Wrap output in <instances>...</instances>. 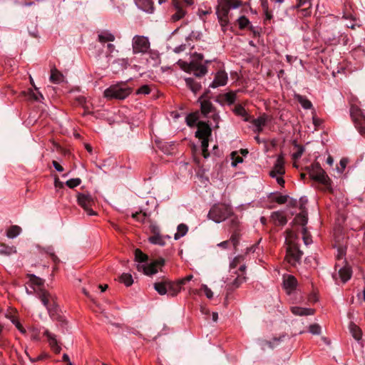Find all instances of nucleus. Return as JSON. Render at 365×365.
I'll return each instance as SVG.
<instances>
[{
	"instance_id": "obj_37",
	"label": "nucleus",
	"mask_w": 365,
	"mask_h": 365,
	"mask_svg": "<svg viewBox=\"0 0 365 365\" xmlns=\"http://www.w3.org/2000/svg\"><path fill=\"white\" fill-rule=\"evenodd\" d=\"M152 232H153V235L149 237V240L153 244H160V233L158 230V228L153 227L152 228Z\"/></svg>"
},
{
	"instance_id": "obj_5",
	"label": "nucleus",
	"mask_w": 365,
	"mask_h": 365,
	"mask_svg": "<svg viewBox=\"0 0 365 365\" xmlns=\"http://www.w3.org/2000/svg\"><path fill=\"white\" fill-rule=\"evenodd\" d=\"M241 5L242 1L240 0H221L217 8V14L222 28L228 24V13L230 9H236Z\"/></svg>"
},
{
	"instance_id": "obj_4",
	"label": "nucleus",
	"mask_w": 365,
	"mask_h": 365,
	"mask_svg": "<svg viewBox=\"0 0 365 365\" xmlns=\"http://www.w3.org/2000/svg\"><path fill=\"white\" fill-rule=\"evenodd\" d=\"M203 56L199 53H195L192 56V59L190 63H187L179 60L178 63L180 67L185 72L193 71L195 76L200 77L207 73L206 66L199 63L197 61H201Z\"/></svg>"
},
{
	"instance_id": "obj_7",
	"label": "nucleus",
	"mask_w": 365,
	"mask_h": 365,
	"mask_svg": "<svg viewBox=\"0 0 365 365\" xmlns=\"http://www.w3.org/2000/svg\"><path fill=\"white\" fill-rule=\"evenodd\" d=\"M131 93V88L125 83H121L110 86L105 90L104 96L107 98L125 99Z\"/></svg>"
},
{
	"instance_id": "obj_26",
	"label": "nucleus",
	"mask_w": 365,
	"mask_h": 365,
	"mask_svg": "<svg viewBox=\"0 0 365 365\" xmlns=\"http://www.w3.org/2000/svg\"><path fill=\"white\" fill-rule=\"evenodd\" d=\"M271 218L275 224L279 225H284L287 222L286 217L282 212L277 211L273 212L271 215Z\"/></svg>"
},
{
	"instance_id": "obj_55",
	"label": "nucleus",
	"mask_w": 365,
	"mask_h": 365,
	"mask_svg": "<svg viewBox=\"0 0 365 365\" xmlns=\"http://www.w3.org/2000/svg\"><path fill=\"white\" fill-rule=\"evenodd\" d=\"M54 185L56 187H58V188L63 187V183L59 180V179L57 176L55 178Z\"/></svg>"
},
{
	"instance_id": "obj_16",
	"label": "nucleus",
	"mask_w": 365,
	"mask_h": 365,
	"mask_svg": "<svg viewBox=\"0 0 365 365\" xmlns=\"http://www.w3.org/2000/svg\"><path fill=\"white\" fill-rule=\"evenodd\" d=\"M136 6L141 10L147 13H153L154 6L153 0H135Z\"/></svg>"
},
{
	"instance_id": "obj_1",
	"label": "nucleus",
	"mask_w": 365,
	"mask_h": 365,
	"mask_svg": "<svg viewBox=\"0 0 365 365\" xmlns=\"http://www.w3.org/2000/svg\"><path fill=\"white\" fill-rule=\"evenodd\" d=\"M27 278L36 297L46 308L49 316L51 318H57L58 305L56 302V297L44 288L45 280L33 274H27Z\"/></svg>"
},
{
	"instance_id": "obj_2",
	"label": "nucleus",
	"mask_w": 365,
	"mask_h": 365,
	"mask_svg": "<svg viewBox=\"0 0 365 365\" xmlns=\"http://www.w3.org/2000/svg\"><path fill=\"white\" fill-rule=\"evenodd\" d=\"M298 237L292 230H287L285 236L286 256L285 259L292 266L299 263L303 252L299 250L297 243Z\"/></svg>"
},
{
	"instance_id": "obj_20",
	"label": "nucleus",
	"mask_w": 365,
	"mask_h": 365,
	"mask_svg": "<svg viewBox=\"0 0 365 365\" xmlns=\"http://www.w3.org/2000/svg\"><path fill=\"white\" fill-rule=\"evenodd\" d=\"M290 309L294 315L300 317L313 315L315 312V310L314 309L304 308L297 306L292 307Z\"/></svg>"
},
{
	"instance_id": "obj_61",
	"label": "nucleus",
	"mask_w": 365,
	"mask_h": 365,
	"mask_svg": "<svg viewBox=\"0 0 365 365\" xmlns=\"http://www.w3.org/2000/svg\"><path fill=\"white\" fill-rule=\"evenodd\" d=\"M185 49V45H180L178 47H176L175 49H174V51L175 53H180L182 51H184Z\"/></svg>"
},
{
	"instance_id": "obj_63",
	"label": "nucleus",
	"mask_w": 365,
	"mask_h": 365,
	"mask_svg": "<svg viewBox=\"0 0 365 365\" xmlns=\"http://www.w3.org/2000/svg\"><path fill=\"white\" fill-rule=\"evenodd\" d=\"M242 162V158L240 156H237L234 162H232V165L236 166L237 165V163H240Z\"/></svg>"
},
{
	"instance_id": "obj_31",
	"label": "nucleus",
	"mask_w": 365,
	"mask_h": 365,
	"mask_svg": "<svg viewBox=\"0 0 365 365\" xmlns=\"http://www.w3.org/2000/svg\"><path fill=\"white\" fill-rule=\"evenodd\" d=\"M294 222L295 224H298L302 226V227H305L306 224L307 223V212H302L299 215H297Z\"/></svg>"
},
{
	"instance_id": "obj_6",
	"label": "nucleus",
	"mask_w": 365,
	"mask_h": 365,
	"mask_svg": "<svg viewBox=\"0 0 365 365\" xmlns=\"http://www.w3.org/2000/svg\"><path fill=\"white\" fill-rule=\"evenodd\" d=\"M197 130L195 132V136L202 140L201 147L202 155L205 158H207L209 155L207 152L209 137L211 135L212 130L210 125L202 121H199L197 123Z\"/></svg>"
},
{
	"instance_id": "obj_15",
	"label": "nucleus",
	"mask_w": 365,
	"mask_h": 365,
	"mask_svg": "<svg viewBox=\"0 0 365 365\" xmlns=\"http://www.w3.org/2000/svg\"><path fill=\"white\" fill-rule=\"evenodd\" d=\"M267 119L268 117L266 115H262L259 118L252 120V124L253 125V131L258 134L261 133L266 125Z\"/></svg>"
},
{
	"instance_id": "obj_25",
	"label": "nucleus",
	"mask_w": 365,
	"mask_h": 365,
	"mask_svg": "<svg viewBox=\"0 0 365 365\" xmlns=\"http://www.w3.org/2000/svg\"><path fill=\"white\" fill-rule=\"evenodd\" d=\"M243 260V257L242 256H237L235 257L230 264V277H227L225 282H228L232 280V279L235 277L232 275V272L235 271V268L237 267L239 264Z\"/></svg>"
},
{
	"instance_id": "obj_53",
	"label": "nucleus",
	"mask_w": 365,
	"mask_h": 365,
	"mask_svg": "<svg viewBox=\"0 0 365 365\" xmlns=\"http://www.w3.org/2000/svg\"><path fill=\"white\" fill-rule=\"evenodd\" d=\"M287 195H279L275 198V201L279 204H284L287 201Z\"/></svg>"
},
{
	"instance_id": "obj_12",
	"label": "nucleus",
	"mask_w": 365,
	"mask_h": 365,
	"mask_svg": "<svg viewBox=\"0 0 365 365\" xmlns=\"http://www.w3.org/2000/svg\"><path fill=\"white\" fill-rule=\"evenodd\" d=\"M245 269V264H241L238 271L235 270L232 272V275L235 277H233V280L232 279L231 281L227 282L228 289H234L238 288L240 286V284L245 280V277L244 276Z\"/></svg>"
},
{
	"instance_id": "obj_47",
	"label": "nucleus",
	"mask_w": 365,
	"mask_h": 365,
	"mask_svg": "<svg viewBox=\"0 0 365 365\" xmlns=\"http://www.w3.org/2000/svg\"><path fill=\"white\" fill-rule=\"evenodd\" d=\"M132 217L138 222H143L146 217V215L142 212H136L132 214Z\"/></svg>"
},
{
	"instance_id": "obj_40",
	"label": "nucleus",
	"mask_w": 365,
	"mask_h": 365,
	"mask_svg": "<svg viewBox=\"0 0 365 365\" xmlns=\"http://www.w3.org/2000/svg\"><path fill=\"white\" fill-rule=\"evenodd\" d=\"M81 182V180L80 178H73L66 181V185L70 188H74L79 185Z\"/></svg>"
},
{
	"instance_id": "obj_60",
	"label": "nucleus",
	"mask_w": 365,
	"mask_h": 365,
	"mask_svg": "<svg viewBox=\"0 0 365 365\" xmlns=\"http://www.w3.org/2000/svg\"><path fill=\"white\" fill-rule=\"evenodd\" d=\"M16 327L22 333L26 334V331L20 323L16 324Z\"/></svg>"
},
{
	"instance_id": "obj_32",
	"label": "nucleus",
	"mask_w": 365,
	"mask_h": 365,
	"mask_svg": "<svg viewBox=\"0 0 365 365\" xmlns=\"http://www.w3.org/2000/svg\"><path fill=\"white\" fill-rule=\"evenodd\" d=\"M294 97L304 109H309L312 108V104L307 98L299 94L295 95Z\"/></svg>"
},
{
	"instance_id": "obj_46",
	"label": "nucleus",
	"mask_w": 365,
	"mask_h": 365,
	"mask_svg": "<svg viewBox=\"0 0 365 365\" xmlns=\"http://www.w3.org/2000/svg\"><path fill=\"white\" fill-rule=\"evenodd\" d=\"M295 146L297 148V151L292 154V158L294 160H297L302 155L304 151V148L303 146L299 145H296Z\"/></svg>"
},
{
	"instance_id": "obj_24",
	"label": "nucleus",
	"mask_w": 365,
	"mask_h": 365,
	"mask_svg": "<svg viewBox=\"0 0 365 365\" xmlns=\"http://www.w3.org/2000/svg\"><path fill=\"white\" fill-rule=\"evenodd\" d=\"M339 276L342 282H346L351 277V268L346 265L341 267L339 269Z\"/></svg>"
},
{
	"instance_id": "obj_23",
	"label": "nucleus",
	"mask_w": 365,
	"mask_h": 365,
	"mask_svg": "<svg viewBox=\"0 0 365 365\" xmlns=\"http://www.w3.org/2000/svg\"><path fill=\"white\" fill-rule=\"evenodd\" d=\"M273 170L277 173L279 175H282L284 174V160L282 155H278L276 163L273 167Z\"/></svg>"
},
{
	"instance_id": "obj_10",
	"label": "nucleus",
	"mask_w": 365,
	"mask_h": 365,
	"mask_svg": "<svg viewBox=\"0 0 365 365\" xmlns=\"http://www.w3.org/2000/svg\"><path fill=\"white\" fill-rule=\"evenodd\" d=\"M180 292V287L175 282L161 276V296L174 297Z\"/></svg>"
},
{
	"instance_id": "obj_44",
	"label": "nucleus",
	"mask_w": 365,
	"mask_h": 365,
	"mask_svg": "<svg viewBox=\"0 0 365 365\" xmlns=\"http://www.w3.org/2000/svg\"><path fill=\"white\" fill-rule=\"evenodd\" d=\"M29 96L30 99L36 101H41V99H43V96L40 92L35 93L33 91L29 92Z\"/></svg>"
},
{
	"instance_id": "obj_56",
	"label": "nucleus",
	"mask_w": 365,
	"mask_h": 365,
	"mask_svg": "<svg viewBox=\"0 0 365 365\" xmlns=\"http://www.w3.org/2000/svg\"><path fill=\"white\" fill-rule=\"evenodd\" d=\"M48 357V354H41V355H39L36 359H31L30 358V360L31 361H39V360H42L43 359H46Z\"/></svg>"
},
{
	"instance_id": "obj_45",
	"label": "nucleus",
	"mask_w": 365,
	"mask_h": 365,
	"mask_svg": "<svg viewBox=\"0 0 365 365\" xmlns=\"http://www.w3.org/2000/svg\"><path fill=\"white\" fill-rule=\"evenodd\" d=\"M309 331L312 334L319 335L321 333V327L318 324H313L309 327Z\"/></svg>"
},
{
	"instance_id": "obj_41",
	"label": "nucleus",
	"mask_w": 365,
	"mask_h": 365,
	"mask_svg": "<svg viewBox=\"0 0 365 365\" xmlns=\"http://www.w3.org/2000/svg\"><path fill=\"white\" fill-rule=\"evenodd\" d=\"M45 250V252L48 254L51 257V259L53 260V262L55 263V264H58L60 262V259H58V257L54 254L53 252V249L51 247H47L46 249H44Z\"/></svg>"
},
{
	"instance_id": "obj_33",
	"label": "nucleus",
	"mask_w": 365,
	"mask_h": 365,
	"mask_svg": "<svg viewBox=\"0 0 365 365\" xmlns=\"http://www.w3.org/2000/svg\"><path fill=\"white\" fill-rule=\"evenodd\" d=\"M21 232V228L18 225H12L7 230V237L9 238H14L18 236Z\"/></svg>"
},
{
	"instance_id": "obj_17",
	"label": "nucleus",
	"mask_w": 365,
	"mask_h": 365,
	"mask_svg": "<svg viewBox=\"0 0 365 365\" xmlns=\"http://www.w3.org/2000/svg\"><path fill=\"white\" fill-rule=\"evenodd\" d=\"M227 81V75L225 71H219L217 73L214 81L210 85L212 88L225 86Z\"/></svg>"
},
{
	"instance_id": "obj_28",
	"label": "nucleus",
	"mask_w": 365,
	"mask_h": 365,
	"mask_svg": "<svg viewBox=\"0 0 365 365\" xmlns=\"http://www.w3.org/2000/svg\"><path fill=\"white\" fill-rule=\"evenodd\" d=\"M185 83L186 85L189 87V88L195 93H196L201 89L200 83L196 82L193 78H185Z\"/></svg>"
},
{
	"instance_id": "obj_38",
	"label": "nucleus",
	"mask_w": 365,
	"mask_h": 365,
	"mask_svg": "<svg viewBox=\"0 0 365 365\" xmlns=\"http://www.w3.org/2000/svg\"><path fill=\"white\" fill-rule=\"evenodd\" d=\"M1 246L3 248L0 250V255L9 256L13 253L16 252V248L14 247H9L4 245Z\"/></svg>"
},
{
	"instance_id": "obj_3",
	"label": "nucleus",
	"mask_w": 365,
	"mask_h": 365,
	"mask_svg": "<svg viewBox=\"0 0 365 365\" xmlns=\"http://www.w3.org/2000/svg\"><path fill=\"white\" fill-rule=\"evenodd\" d=\"M135 260L138 262L137 269L143 272L145 275L152 276L158 272L160 259H150L148 255L143 253L140 249H135Z\"/></svg>"
},
{
	"instance_id": "obj_27",
	"label": "nucleus",
	"mask_w": 365,
	"mask_h": 365,
	"mask_svg": "<svg viewBox=\"0 0 365 365\" xmlns=\"http://www.w3.org/2000/svg\"><path fill=\"white\" fill-rule=\"evenodd\" d=\"M63 75L55 67L51 68L50 81L53 83H59L63 81Z\"/></svg>"
},
{
	"instance_id": "obj_29",
	"label": "nucleus",
	"mask_w": 365,
	"mask_h": 365,
	"mask_svg": "<svg viewBox=\"0 0 365 365\" xmlns=\"http://www.w3.org/2000/svg\"><path fill=\"white\" fill-rule=\"evenodd\" d=\"M98 41L101 43L112 42L115 41V36L110 32L104 31L98 34Z\"/></svg>"
},
{
	"instance_id": "obj_58",
	"label": "nucleus",
	"mask_w": 365,
	"mask_h": 365,
	"mask_svg": "<svg viewBox=\"0 0 365 365\" xmlns=\"http://www.w3.org/2000/svg\"><path fill=\"white\" fill-rule=\"evenodd\" d=\"M230 245V241L225 240L224 242L219 243L217 245L222 248H227Z\"/></svg>"
},
{
	"instance_id": "obj_39",
	"label": "nucleus",
	"mask_w": 365,
	"mask_h": 365,
	"mask_svg": "<svg viewBox=\"0 0 365 365\" xmlns=\"http://www.w3.org/2000/svg\"><path fill=\"white\" fill-rule=\"evenodd\" d=\"M302 233L304 243L306 245H310L312 242V240L311 236L307 232V227H302Z\"/></svg>"
},
{
	"instance_id": "obj_57",
	"label": "nucleus",
	"mask_w": 365,
	"mask_h": 365,
	"mask_svg": "<svg viewBox=\"0 0 365 365\" xmlns=\"http://www.w3.org/2000/svg\"><path fill=\"white\" fill-rule=\"evenodd\" d=\"M187 282H188V281L185 280V277L180 279L175 282V283L177 284H178L180 288H181L182 285L185 284Z\"/></svg>"
},
{
	"instance_id": "obj_13",
	"label": "nucleus",
	"mask_w": 365,
	"mask_h": 365,
	"mask_svg": "<svg viewBox=\"0 0 365 365\" xmlns=\"http://www.w3.org/2000/svg\"><path fill=\"white\" fill-rule=\"evenodd\" d=\"M133 51L134 53H145L150 46L147 38L140 36H135L132 42Z\"/></svg>"
},
{
	"instance_id": "obj_62",
	"label": "nucleus",
	"mask_w": 365,
	"mask_h": 365,
	"mask_svg": "<svg viewBox=\"0 0 365 365\" xmlns=\"http://www.w3.org/2000/svg\"><path fill=\"white\" fill-rule=\"evenodd\" d=\"M322 121L319 118H317L316 116L313 117V123L315 126H319L321 124Z\"/></svg>"
},
{
	"instance_id": "obj_43",
	"label": "nucleus",
	"mask_w": 365,
	"mask_h": 365,
	"mask_svg": "<svg viewBox=\"0 0 365 365\" xmlns=\"http://www.w3.org/2000/svg\"><path fill=\"white\" fill-rule=\"evenodd\" d=\"M237 22H238V24H239V27L241 29H243L246 28L249 25V24H250V21L245 16H240L237 19Z\"/></svg>"
},
{
	"instance_id": "obj_42",
	"label": "nucleus",
	"mask_w": 365,
	"mask_h": 365,
	"mask_svg": "<svg viewBox=\"0 0 365 365\" xmlns=\"http://www.w3.org/2000/svg\"><path fill=\"white\" fill-rule=\"evenodd\" d=\"M240 240V234L237 232H235L230 237V239L228 241H230V244L232 245L234 248H236L237 245L239 244Z\"/></svg>"
},
{
	"instance_id": "obj_9",
	"label": "nucleus",
	"mask_w": 365,
	"mask_h": 365,
	"mask_svg": "<svg viewBox=\"0 0 365 365\" xmlns=\"http://www.w3.org/2000/svg\"><path fill=\"white\" fill-rule=\"evenodd\" d=\"M309 175L312 180H316L327 187L330 185V178L318 163H313L311 165L309 169Z\"/></svg>"
},
{
	"instance_id": "obj_51",
	"label": "nucleus",
	"mask_w": 365,
	"mask_h": 365,
	"mask_svg": "<svg viewBox=\"0 0 365 365\" xmlns=\"http://www.w3.org/2000/svg\"><path fill=\"white\" fill-rule=\"evenodd\" d=\"M225 98L229 103H233L236 98V95L233 93H227L225 95Z\"/></svg>"
},
{
	"instance_id": "obj_14",
	"label": "nucleus",
	"mask_w": 365,
	"mask_h": 365,
	"mask_svg": "<svg viewBox=\"0 0 365 365\" xmlns=\"http://www.w3.org/2000/svg\"><path fill=\"white\" fill-rule=\"evenodd\" d=\"M77 200L79 205H81L89 215H96V212L91 208L93 203V200L91 195L78 193Z\"/></svg>"
},
{
	"instance_id": "obj_11",
	"label": "nucleus",
	"mask_w": 365,
	"mask_h": 365,
	"mask_svg": "<svg viewBox=\"0 0 365 365\" xmlns=\"http://www.w3.org/2000/svg\"><path fill=\"white\" fill-rule=\"evenodd\" d=\"M350 115L360 133H365V115L357 106H352L350 108Z\"/></svg>"
},
{
	"instance_id": "obj_21",
	"label": "nucleus",
	"mask_w": 365,
	"mask_h": 365,
	"mask_svg": "<svg viewBox=\"0 0 365 365\" xmlns=\"http://www.w3.org/2000/svg\"><path fill=\"white\" fill-rule=\"evenodd\" d=\"M173 4L176 9V12L172 15L171 20L175 22L181 19L185 15V11L182 9V6L178 1L173 0Z\"/></svg>"
},
{
	"instance_id": "obj_19",
	"label": "nucleus",
	"mask_w": 365,
	"mask_h": 365,
	"mask_svg": "<svg viewBox=\"0 0 365 365\" xmlns=\"http://www.w3.org/2000/svg\"><path fill=\"white\" fill-rule=\"evenodd\" d=\"M44 335L48 338V341L51 349L56 353L59 354L61 351V347L58 345V341L56 339V336L51 334L49 331L46 330Z\"/></svg>"
},
{
	"instance_id": "obj_59",
	"label": "nucleus",
	"mask_w": 365,
	"mask_h": 365,
	"mask_svg": "<svg viewBox=\"0 0 365 365\" xmlns=\"http://www.w3.org/2000/svg\"><path fill=\"white\" fill-rule=\"evenodd\" d=\"M236 113L239 115H243L245 114L246 111L242 106H239L236 108Z\"/></svg>"
},
{
	"instance_id": "obj_50",
	"label": "nucleus",
	"mask_w": 365,
	"mask_h": 365,
	"mask_svg": "<svg viewBox=\"0 0 365 365\" xmlns=\"http://www.w3.org/2000/svg\"><path fill=\"white\" fill-rule=\"evenodd\" d=\"M202 289L204 291L206 297L208 299H212L213 297V292H212V290L210 288H208V287L207 285L202 284Z\"/></svg>"
},
{
	"instance_id": "obj_22",
	"label": "nucleus",
	"mask_w": 365,
	"mask_h": 365,
	"mask_svg": "<svg viewBox=\"0 0 365 365\" xmlns=\"http://www.w3.org/2000/svg\"><path fill=\"white\" fill-rule=\"evenodd\" d=\"M201 112L205 117H209V115L215 111L212 103L207 100H202L200 102Z\"/></svg>"
},
{
	"instance_id": "obj_48",
	"label": "nucleus",
	"mask_w": 365,
	"mask_h": 365,
	"mask_svg": "<svg viewBox=\"0 0 365 365\" xmlns=\"http://www.w3.org/2000/svg\"><path fill=\"white\" fill-rule=\"evenodd\" d=\"M346 249L343 247H339L338 248V253L336 255V259L337 261L339 262L340 260L343 259L344 256L345 255ZM336 266H340L339 262L336 263Z\"/></svg>"
},
{
	"instance_id": "obj_64",
	"label": "nucleus",
	"mask_w": 365,
	"mask_h": 365,
	"mask_svg": "<svg viewBox=\"0 0 365 365\" xmlns=\"http://www.w3.org/2000/svg\"><path fill=\"white\" fill-rule=\"evenodd\" d=\"M76 100L80 105H83L86 102V98L83 96H79Z\"/></svg>"
},
{
	"instance_id": "obj_34",
	"label": "nucleus",
	"mask_w": 365,
	"mask_h": 365,
	"mask_svg": "<svg viewBox=\"0 0 365 365\" xmlns=\"http://www.w3.org/2000/svg\"><path fill=\"white\" fill-rule=\"evenodd\" d=\"M188 228L184 224H180L178 227L177 232L174 235L175 240H178L180 237H183L187 232Z\"/></svg>"
},
{
	"instance_id": "obj_35",
	"label": "nucleus",
	"mask_w": 365,
	"mask_h": 365,
	"mask_svg": "<svg viewBox=\"0 0 365 365\" xmlns=\"http://www.w3.org/2000/svg\"><path fill=\"white\" fill-rule=\"evenodd\" d=\"M120 281L127 287H130L133 283L132 275L128 273L122 274L120 277Z\"/></svg>"
},
{
	"instance_id": "obj_18",
	"label": "nucleus",
	"mask_w": 365,
	"mask_h": 365,
	"mask_svg": "<svg viewBox=\"0 0 365 365\" xmlns=\"http://www.w3.org/2000/svg\"><path fill=\"white\" fill-rule=\"evenodd\" d=\"M297 279L292 275L284 277V287L288 294H290L297 287Z\"/></svg>"
},
{
	"instance_id": "obj_8",
	"label": "nucleus",
	"mask_w": 365,
	"mask_h": 365,
	"mask_svg": "<svg viewBox=\"0 0 365 365\" xmlns=\"http://www.w3.org/2000/svg\"><path fill=\"white\" fill-rule=\"evenodd\" d=\"M232 214V207L226 204L214 205L209 212V217L215 222H221Z\"/></svg>"
},
{
	"instance_id": "obj_36",
	"label": "nucleus",
	"mask_w": 365,
	"mask_h": 365,
	"mask_svg": "<svg viewBox=\"0 0 365 365\" xmlns=\"http://www.w3.org/2000/svg\"><path fill=\"white\" fill-rule=\"evenodd\" d=\"M198 120V115L197 113H190L186 117V123L188 126L194 127Z\"/></svg>"
},
{
	"instance_id": "obj_52",
	"label": "nucleus",
	"mask_w": 365,
	"mask_h": 365,
	"mask_svg": "<svg viewBox=\"0 0 365 365\" xmlns=\"http://www.w3.org/2000/svg\"><path fill=\"white\" fill-rule=\"evenodd\" d=\"M150 93V88L148 86L145 85L141 86L138 91V93H143V94H148Z\"/></svg>"
},
{
	"instance_id": "obj_30",
	"label": "nucleus",
	"mask_w": 365,
	"mask_h": 365,
	"mask_svg": "<svg viewBox=\"0 0 365 365\" xmlns=\"http://www.w3.org/2000/svg\"><path fill=\"white\" fill-rule=\"evenodd\" d=\"M349 330L352 336L357 341H359L362 336V332L360 328L356 324L351 323L349 325Z\"/></svg>"
},
{
	"instance_id": "obj_49",
	"label": "nucleus",
	"mask_w": 365,
	"mask_h": 365,
	"mask_svg": "<svg viewBox=\"0 0 365 365\" xmlns=\"http://www.w3.org/2000/svg\"><path fill=\"white\" fill-rule=\"evenodd\" d=\"M208 118H211L212 119V120L215 123V128H219V122H220V118L219 114L216 112V110L215 112L212 113L210 114V115H209Z\"/></svg>"
},
{
	"instance_id": "obj_54",
	"label": "nucleus",
	"mask_w": 365,
	"mask_h": 365,
	"mask_svg": "<svg viewBox=\"0 0 365 365\" xmlns=\"http://www.w3.org/2000/svg\"><path fill=\"white\" fill-rule=\"evenodd\" d=\"M52 164L57 171L62 172L63 170V168L57 161L53 160Z\"/></svg>"
}]
</instances>
